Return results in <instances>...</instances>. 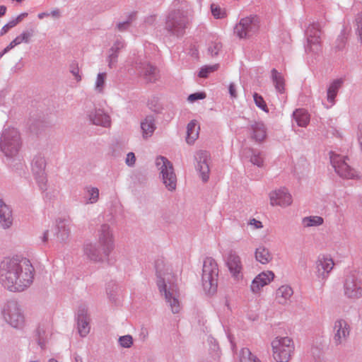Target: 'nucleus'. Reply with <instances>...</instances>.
Instances as JSON below:
<instances>
[{"label": "nucleus", "mask_w": 362, "mask_h": 362, "mask_svg": "<svg viewBox=\"0 0 362 362\" xmlns=\"http://www.w3.org/2000/svg\"><path fill=\"white\" fill-rule=\"evenodd\" d=\"M35 269L27 258H5L0 264V283L11 292H22L34 279Z\"/></svg>", "instance_id": "1"}, {"label": "nucleus", "mask_w": 362, "mask_h": 362, "mask_svg": "<svg viewBox=\"0 0 362 362\" xmlns=\"http://www.w3.org/2000/svg\"><path fill=\"white\" fill-rule=\"evenodd\" d=\"M157 276V286L160 293H163L173 313H178L181 309L179 301L180 291L176 284V276L166 264L163 259H158L155 262Z\"/></svg>", "instance_id": "2"}, {"label": "nucleus", "mask_w": 362, "mask_h": 362, "mask_svg": "<svg viewBox=\"0 0 362 362\" xmlns=\"http://www.w3.org/2000/svg\"><path fill=\"white\" fill-rule=\"evenodd\" d=\"M22 140L18 130L14 127L4 128L0 137V151L8 159L16 158L21 148Z\"/></svg>", "instance_id": "3"}, {"label": "nucleus", "mask_w": 362, "mask_h": 362, "mask_svg": "<svg viewBox=\"0 0 362 362\" xmlns=\"http://www.w3.org/2000/svg\"><path fill=\"white\" fill-rule=\"evenodd\" d=\"M218 267L214 259L206 257L204 260L202 281L206 293L213 295L218 287Z\"/></svg>", "instance_id": "4"}, {"label": "nucleus", "mask_w": 362, "mask_h": 362, "mask_svg": "<svg viewBox=\"0 0 362 362\" xmlns=\"http://www.w3.org/2000/svg\"><path fill=\"white\" fill-rule=\"evenodd\" d=\"M188 18L183 11H171L167 16L165 30L171 35L181 37L187 27Z\"/></svg>", "instance_id": "5"}, {"label": "nucleus", "mask_w": 362, "mask_h": 362, "mask_svg": "<svg viewBox=\"0 0 362 362\" xmlns=\"http://www.w3.org/2000/svg\"><path fill=\"white\" fill-rule=\"evenodd\" d=\"M156 165L160 170V177L166 189L170 192L175 191L177 187V176L172 163L164 156H158L156 159Z\"/></svg>", "instance_id": "6"}, {"label": "nucleus", "mask_w": 362, "mask_h": 362, "mask_svg": "<svg viewBox=\"0 0 362 362\" xmlns=\"http://www.w3.org/2000/svg\"><path fill=\"white\" fill-rule=\"evenodd\" d=\"M2 315L4 320L11 327L21 329L25 325V317L21 305L16 300H9L4 306Z\"/></svg>", "instance_id": "7"}, {"label": "nucleus", "mask_w": 362, "mask_h": 362, "mask_svg": "<svg viewBox=\"0 0 362 362\" xmlns=\"http://www.w3.org/2000/svg\"><path fill=\"white\" fill-rule=\"evenodd\" d=\"M131 65L146 81L152 83L158 79L157 68L150 63L146 56L139 54L134 57Z\"/></svg>", "instance_id": "8"}, {"label": "nucleus", "mask_w": 362, "mask_h": 362, "mask_svg": "<svg viewBox=\"0 0 362 362\" xmlns=\"http://www.w3.org/2000/svg\"><path fill=\"white\" fill-rule=\"evenodd\" d=\"M273 356L279 362H288L294 351V344L289 337H276L272 342Z\"/></svg>", "instance_id": "9"}, {"label": "nucleus", "mask_w": 362, "mask_h": 362, "mask_svg": "<svg viewBox=\"0 0 362 362\" xmlns=\"http://www.w3.org/2000/svg\"><path fill=\"white\" fill-rule=\"evenodd\" d=\"M259 19L256 16L242 18L234 28V33L240 38H248L259 30Z\"/></svg>", "instance_id": "10"}, {"label": "nucleus", "mask_w": 362, "mask_h": 362, "mask_svg": "<svg viewBox=\"0 0 362 362\" xmlns=\"http://www.w3.org/2000/svg\"><path fill=\"white\" fill-rule=\"evenodd\" d=\"M47 162L45 158L42 155L35 156L32 161V172L36 182L42 191L47 189V178L45 172Z\"/></svg>", "instance_id": "11"}, {"label": "nucleus", "mask_w": 362, "mask_h": 362, "mask_svg": "<svg viewBox=\"0 0 362 362\" xmlns=\"http://www.w3.org/2000/svg\"><path fill=\"white\" fill-rule=\"evenodd\" d=\"M345 158L341 155L330 153V162L335 172L343 178H354L356 176V171L347 164Z\"/></svg>", "instance_id": "12"}, {"label": "nucleus", "mask_w": 362, "mask_h": 362, "mask_svg": "<svg viewBox=\"0 0 362 362\" xmlns=\"http://www.w3.org/2000/svg\"><path fill=\"white\" fill-rule=\"evenodd\" d=\"M305 35L307 37L305 51L315 53L320 51L321 35L320 24L318 23L310 24L306 30Z\"/></svg>", "instance_id": "13"}, {"label": "nucleus", "mask_w": 362, "mask_h": 362, "mask_svg": "<svg viewBox=\"0 0 362 362\" xmlns=\"http://www.w3.org/2000/svg\"><path fill=\"white\" fill-rule=\"evenodd\" d=\"M98 244L105 255H110L114 249V239L110 227L105 223L101 225L98 234Z\"/></svg>", "instance_id": "14"}, {"label": "nucleus", "mask_w": 362, "mask_h": 362, "mask_svg": "<svg viewBox=\"0 0 362 362\" xmlns=\"http://www.w3.org/2000/svg\"><path fill=\"white\" fill-rule=\"evenodd\" d=\"M350 334V327L344 320L339 319L334 322L333 326V341L336 346L344 344Z\"/></svg>", "instance_id": "15"}, {"label": "nucleus", "mask_w": 362, "mask_h": 362, "mask_svg": "<svg viewBox=\"0 0 362 362\" xmlns=\"http://www.w3.org/2000/svg\"><path fill=\"white\" fill-rule=\"evenodd\" d=\"M226 265L231 276L239 280L243 277V264L240 256L236 252L230 250L226 258Z\"/></svg>", "instance_id": "16"}, {"label": "nucleus", "mask_w": 362, "mask_h": 362, "mask_svg": "<svg viewBox=\"0 0 362 362\" xmlns=\"http://www.w3.org/2000/svg\"><path fill=\"white\" fill-rule=\"evenodd\" d=\"M83 253L88 259L93 262H103L107 259L110 255H105L100 245L88 243L83 245Z\"/></svg>", "instance_id": "17"}, {"label": "nucleus", "mask_w": 362, "mask_h": 362, "mask_svg": "<svg viewBox=\"0 0 362 362\" xmlns=\"http://www.w3.org/2000/svg\"><path fill=\"white\" fill-rule=\"evenodd\" d=\"M195 159L197 162V168L200 173L201 178L203 182H206L209 178L210 154L206 151H199L195 155Z\"/></svg>", "instance_id": "18"}, {"label": "nucleus", "mask_w": 362, "mask_h": 362, "mask_svg": "<svg viewBox=\"0 0 362 362\" xmlns=\"http://www.w3.org/2000/svg\"><path fill=\"white\" fill-rule=\"evenodd\" d=\"M270 204L272 206L286 207L291 204L292 197L286 188H281L269 194Z\"/></svg>", "instance_id": "19"}, {"label": "nucleus", "mask_w": 362, "mask_h": 362, "mask_svg": "<svg viewBox=\"0 0 362 362\" xmlns=\"http://www.w3.org/2000/svg\"><path fill=\"white\" fill-rule=\"evenodd\" d=\"M89 321L86 308L85 306L80 307L77 313V325L78 333L83 337H86L90 332Z\"/></svg>", "instance_id": "20"}, {"label": "nucleus", "mask_w": 362, "mask_h": 362, "mask_svg": "<svg viewBox=\"0 0 362 362\" xmlns=\"http://www.w3.org/2000/svg\"><path fill=\"white\" fill-rule=\"evenodd\" d=\"M90 122L94 125L104 127L110 125V116L101 109H94L88 114Z\"/></svg>", "instance_id": "21"}, {"label": "nucleus", "mask_w": 362, "mask_h": 362, "mask_svg": "<svg viewBox=\"0 0 362 362\" xmlns=\"http://www.w3.org/2000/svg\"><path fill=\"white\" fill-rule=\"evenodd\" d=\"M334 264L331 258L322 256L316 262L317 274L319 278L325 279L332 270Z\"/></svg>", "instance_id": "22"}, {"label": "nucleus", "mask_w": 362, "mask_h": 362, "mask_svg": "<svg viewBox=\"0 0 362 362\" xmlns=\"http://www.w3.org/2000/svg\"><path fill=\"white\" fill-rule=\"evenodd\" d=\"M344 294L350 298L362 297V287L354 276H348L344 283Z\"/></svg>", "instance_id": "23"}, {"label": "nucleus", "mask_w": 362, "mask_h": 362, "mask_svg": "<svg viewBox=\"0 0 362 362\" xmlns=\"http://www.w3.org/2000/svg\"><path fill=\"white\" fill-rule=\"evenodd\" d=\"M251 139L256 142H262L267 137V127L261 121H253L249 126Z\"/></svg>", "instance_id": "24"}, {"label": "nucleus", "mask_w": 362, "mask_h": 362, "mask_svg": "<svg viewBox=\"0 0 362 362\" xmlns=\"http://www.w3.org/2000/svg\"><path fill=\"white\" fill-rule=\"evenodd\" d=\"M274 274L272 272L267 271L258 274L252 281L250 289L254 293H258L261 288L267 285L273 280Z\"/></svg>", "instance_id": "25"}, {"label": "nucleus", "mask_w": 362, "mask_h": 362, "mask_svg": "<svg viewBox=\"0 0 362 362\" xmlns=\"http://www.w3.org/2000/svg\"><path fill=\"white\" fill-rule=\"evenodd\" d=\"M54 234L60 242L66 240L70 234L69 221L65 218H58L56 221Z\"/></svg>", "instance_id": "26"}, {"label": "nucleus", "mask_w": 362, "mask_h": 362, "mask_svg": "<svg viewBox=\"0 0 362 362\" xmlns=\"http://www.w3.org/2000/svg\"><path fill=\"white\" fill-rule=\"evenodd\" d=\"M293 294L292 288L288 285L280 286L275 293V301L279 305H286Z\"/></svg>", "instance_id": "27"}, {"label": "nucleus", "mask_w": 362, "mask_h": 362, "mask_svg": "<svg viewBox=\"0 0 362 362\" xmlns=\"http://www.w3.org/2000/svg\"><path fill=\"white\" fill-rule=\"evenodd\" d=\"M13 223L11 211L0 199V226L6 229L11 227Z\"/></svg>", "instance_id": "28"}, {"label": "nucleus", "mask_w": 362, "mask_h": 362, "mask_svg": "<svg viewBox=\"0 0 362 362\" xmlns=\"http://www.w3.org/2000/svg\"><path fill=\"white\" fill-rule=\"evenodd\" d=\"M141 128L142 130V135L144 139L151 137L156 129V124L153 117L151 115L147 116L141 122Z\"/></svg>", "instance_id": "29"}, {"label": "nucleus", "mask_w": 362, "mask_h": 362, "mask_svg": "<svg viewBox=\"0 0 362 362\" xmlns=\"http://www.w3.org/2000/svg\"><path fill=\"white\" fill-rule=\"evenodd\" d=\"M344 81L342 78L334 80L329 86L327 91V100L333 105L339 90L342 86Z\"/></svg>", "instance_id": "30"}, {"label": "nucleus", "mask_w": 362, "mask_h": 362, "mask_svg": "<svg viewBox=\"0 0 362 362\" xmlns=\"http://www.w3.org/2000/svg\"><path fill=\"white\" fill-rule=\"evenodd\" d=\"M199 127H197V122L192 120L187 127L186 141L192 144L198 138Z\"/></svg>", "instance_id": "31"}, {"label": "nucleus", "mask_w": 362, "mask_h": 362, "mask_svg": "<svg viewBox=\"0 0 362 362\" xmlns=\"http://www.w3.org/2000/svg\"><path fill=\"white\" fill-rule=\"evenodd\" d=\"M293 117L299 127H305L310 122V116L304 109H298L293 113Z\"/></svg>", "instance_id": "32"}, {"label": "nucleus", "mask_w": 362, "mask_h": 362, "mask_svg": "<svg viewBox=\"0 0 362 362\" xmlns=\"http://www.w3.org/2000/svg\"><path fill=\"white\" fill-rule=\"evenodd\" d=\"M255 258L257 261L264 264L272 259V256L268 249L264 246H260L256 249Z\"/></svg>", "instance_id": "33"}, {"label": "nucleus", "mask_w": 362, "mask_h": 362, "mask_svg": "<svg viewBox=\"0 0 362 362\" xmlns=\"http://www.w3.org/2000/svg\"><path fill=\"white\" fill-rule=\"evenodd\" d=\"M272 78L276 90L282 93L284 91V79L281 73L278 72L275 69L272 70Z\"/></svg>", "instance_id": "34"}, {"label": "nucleus", "mask_w": 362, "mask_h": 362, "mask_svg": "<svg viewBox=\"0 0 362 362\" xmlns=\"http://www.w3.org/2000/svg\"><path fill=\"white\" fill-rule=\"evenodd\" d=\"M324 222L323 218L318 216H310L302 219V224L305 228L321 226Z\"/></svg>", "instance_id": "35"}, {"label": "nucleus", "mask_w": 362, "mask_h": 362, "mask_svg": "<svg viewBox=\"0 0 362 362\" xmlns=\"http://www.w3.org/2000/svg\"><path fill=\"white\" fill-rule=\"evenodd\" d=\"M106 78L107 74L105 72L98 74L94 86V90L96 93L100 94L104 93Z\"/></svg>", "instance_id": "36"}, {"label": "nucleus", "mask_w": 362, "mask_h": 362, "mask_svg": "<svg viewBox=\"0 0 362 362\" xmlns=\"http://www.w3.org/2000/svg\"><path fill=\"white\" fill-rule=\"evenodd\" d=\"M85 191L88 195L86 204H95L98 201L99 189L97 187H86Z\"/></svg>", "instance_id": "37"}, {"label": "nucleus", "mask_w": 362, "mask_h": 362, "mask_svg": "<svg viewBox=\"0 0 362 362\" xmlns=\"http://www.w3.org/2000/svg\"><path fill=\"white\" fill-rule=\"evenodd\" d=\"M240 362H260L247 348L242 349L240 354Z\"/></svg>", "instance_id": "38"}, {"label": "nucleus", "mask_w": 362, "mask_h": 362, "mask_svg": "<svg viewBox=\"0 0 362 362\" xmlns=\"http://www.w3.org/2000/svg\"><path fill=\"white\" fill-rule=\"evenodd\" d=\"M47 332L44 327H39L36 330V337L39 346L44 349L47 342Z\"/></svg>", "instance_id": "39"}, {"label": "nucleus", "mask_w": 362, "mask_h": 362, "mask_svg": "<svg viewBox=\"0 0 362 362\" xmlns=\"http://www.w3.org/2000/svg\"><path fill=\"white\" fill-rule=\"evenodd\" d=\"M219 67L218 64L210 65V66H204L201 68L198 76L200 78H206L210 73L216 71Z\"/></svg>", "instance_id": "40"}, {"label": "nucleus", "mask_w": 362, "mask_h": 362, "mask_svg": "<svg viewBox=\"0 0 362 362\" xmlns=\"http://www.w3.org/2000/svg\"><path fill=\"white\" fill-rule=\"evenodd\" d=\"M253 98H254L255 105L259 108H260L261 110H264L266 112H267L269 111L264 98L260 95H259L257 93H255L253 94Z\"/></svg>", "instance_id": "41"}, {"label": "nucleus", "mask_w": 362, "mask_h": 362, "mask_svg": "<svg viewBox=\"0 0 362 362\" xmlns=\"http://www.w3.org/2000/svg\"><path fill=\"white\" fill-rule=\"evenodd\" d=\"M250 161L252 164L256 165L258 167H262L263 165L264 159L261 153H257L254 151H252Z\"/></svg>", "instance_id": "42"}, {"label": "nucleus", "mask_w": 362, "mask_h": 362, "mask_svg": "<svg viewBox=\"0 0 362 362\" xmlns=\"http://www.w3.org/2000/svg\"><path fill=\"white\" fill-rule=\"evenodd\" d=\"M119 344L122 347L130 348L133 344V338L129 334L120 337L119 338Z\"/></svg>", "instance_id": "43"}, {"label": "nucleus", "mask_w": 362, "mask_h": 362, "mask_svg": "<svg viewBox=\"0 0 362 362\" xmlns=\"http://www.w3.org/2000/svg\"><path fill=\"white\" fill-rule=\"evenodd\" d=\"M356 33L358 36V40L361 42H362V13H358L356 19Z\"/></svg>", "instance_id": "44"}, {"label": "nucleus", "mask_w": 362, "mask_h": 362, "mask_svg": "<svg viewBox=\"0 0 362 362\" xmlns=\"http://www.w3.org/2000/svg\"><path fill=\"white\" fill-rule=\"evenodd\" d=\"M222 45L218 42H211L208 47V52L212 56H216L221 50Z\"/></svg>", "instance_id": "45"}, {"label": "nucleus", "mask_w": 362, "mask_h": 362, "mask_svg": "<svg viewBox=\"0 0 362 362\" xmlns=\"http://www.w3.org/2000/svg\"><path fill=\"white\" fill-rule=\"evenodd\" d=\"M211 8V13L216 18H222L225 16V12L219 6L212 4Z\"/></svg>", "instance_id": "46"}, {"label": "nucleus", "mask_w": 362, "mask_h": 362, "mask_svg": "<svg viewBox=\"0 0 362 362\" xmlns=\"http://www.w3.org/2000/svg\"><path fill=\"white\" fill-rule=\"evenodd\" d=\"M109 55L107 57L108 66L112 68L117 62L118 52L114 51H109Z\"/></svg>", "instance_id": "47"}, {"label": "nucleus", "mask_w": 362, "mask_h": 362, "mask_svg": "<svg viewBox=\"0 0 362 362\" xmlns=\"http://www.w3.org/2000/svg\"><path fill=\"white\" fill-rule=\"evenodd\" d=\"M35 33V30L33 28H30L26 30H24L20 35L23 39V42L28 43L30 42V37L33 35Z\"/></svg>", "instance_id": "48"}, {"label": "nucleus", "mask_w": 362, "mask_h": 362, "mask_svg": "<svg viewBox=\"0 0 362 362\" xmlns=\"http://www.w3.org/2000/svg\"><path fill=\"white\" fill-rule=\"evenodd\" d=\"M205 98H206L205 93H202V92L195 93L190 94L188 96V100L191 103H193L197 100L204 99Z\"/></svg>", "instance_id": "49"}, {"label": "nucleus", "mask_w": 362, "mask_h": 362, "mask_svg": "<svg viewBox=\"0 0 362 362\" xmlns=\"http://www.w3.org/2000/svg\"><path fill=\"white\" fill-rule=\"evenodd\" d=\"M70 71L75 76V78L79 81L81 79V76L79 74V69L76 64L72 63L70 65Z\"/></svg>", "instance_id": "50"}, {"label": "nucleus", "mask_w": 362, "mask_h": 362, "mask_svg": "<svg viewBox=\"0 0 362 362\" xmlns=\"http://www.w3.org/2000/svg\"><path fill=\"white\" fill-rule=\"evenodd\" d=\"M124 47V42L122 40H117L113 44L112 47L110 49V51L118 52Z\"/></svg>", "instance_id": "51"}, {"label": "nucleus", "mask_w": 362, "mask_h": 362, "mask_svg": "<svg viewBox=\"0 0 362 362\" xmlns=\"http://www.w3.org/2000/svg\"><path fill=\"white\" fill-rule=\"evenodd\" d=\"M17 24L14 21V20L10 21L8 23H6L1 30L0 35H5L9 29L15 27Z\"/></svg>", "instance_id": "52"}, {"label": "nucleus", "mask_w": 362, "mask_h": 362, "mask_svg": "<svg viewBox=\"0 0 362 362\" xmlns=\"http://www.w3.org/2000/svg\"><path fill=\"white\" fill-rule=\"evenodd\" d=\"M136 162V157L133 152H129L127 155L125 163L128 166H133Z\"/></svg>", "instance_id": "53"}, {"label": "nucleus", "mask_w": 362, "mask_h": 362, "mask_svg": "<svg viewBox=\"0 0 362 362\" xmlns=\"http://www.w3.org/2000/svg\"><path fill=\"white\" fill-rule=\"evenodd\" d=\"M132 21V17H129V20L119 23L117 24V28L119 31H124L128 29Z\"/></svg>", "instance_id": "54"}, {"label": "nucleus", "mask_w": 362, "mask_h": 362, "mask_svg": "<svg viewBox=\"0 0 362 362\" xmlns=\"http://www.w3.org/2000/svg\"><path fill=\"white\" fill-rule=\"evenodd\" d=\"M248 224L252 226L254 229H259L263 227L262 222L256 220L255 218H252L249 221Z\"/></svg>", "instance_id": "55"}, {"label": "nucleus", "mask_w": 362, "mask_h": 362, "mask_svg": "<svg viewBox=\"0 0 362 362\" xmlns=\"http://www.w3.org/2000/svg\"><path fill=\"white\" fill-rule=\"evenodd\" d=\"M228 91L231 98H237L236 86L234 83H230L229 84Z\"/></svg>", "instance_id": "56"}, {"label": "nucleus", "mask_w": 362, "mask_h": 362, "mask_svg": "<svg viewBox=\"0 0 362 362\" xmlns=\"http://www.w3.org/2000/svg\"><path fill=\"white\" fill-rule=\"evenodd\" d=\"M338 40L340 41V44L337 45V48L339 49H342L344 47L345 45V36L344 34H341L340 36H339Z\"/></svg>", "instance_id": "57"}, {"label": "nucleus", "mask_w": 362, "mask_h": 362, "mask_svg": "<svg viewBox=\"0 0 362 362\" xmlns=\"http://www.w3.org/2000/svg\"><path fill=\"white\" fill-rule=\"evenodd\" d=\"M28 16L27 13H22L20 15H18L14 20L16 24L19 23L24 18H25Z\"/></svg>", "instance_id": "58"}, {"label": "nucleus", "mask_w": 362, "mask_h": 362, "mask_svg": "<svg viewBox=\"0 0 362 362\" xmlns=\"http://www.w3.org/2000/svg\"><path fill=\"white\" fill-rule=\"evenodd\" d=\"M50 15L55 18H58L60 17V11L57 8L54 9L49 13Z\"/></svg>", "instance_id": "59"}, {"label": "nucleus", "mask_w": 362, "mask_h": 362, "mask_svg": "<svg viewBox=\"0 0 362 362\" xmlns=\"http://www.w3.org/2000/svg\"><path fill=\"white\" fill-rule=\"evenodd\" d=\"M47 240H48V230H46L42 237V241L43 243H46Z\"/></svg>", "instance_id": "60"}, {"label": "nucleus", "mask_w": 362, "mask_h": 362, "mask_svg": "<svg viewBox=\"0 0 362 362\" xmlns=\"http://www.w3.org/2000/svg\"><path fill=\"white\" fill-rule=\"evenodd\" d=\"M6 11V7L5 6H0V17L3 16Z\"/></svg>", "instance_id": "61"}, {"label": "nucleus", "mask_w": 362, "mask_h": 362, "mask_svg": "<svg viewBox=\"0 0 362 362\" xmlns=\"http://www.w3.org/2000/svg\"><path fill=\"white\" fill-rule=\"evenodd\" d=\"M18 45L16 42L15 41V40H13V41H11L10 42V44L7 46L8 49L10 50L12 48H13L15 46Z\"/></svg>", "instance_id": "62"}, {"label": "nucleus", "mask_w": 362, "mask_h": 362, "mask_svg": "<svg viewBox=\"0 0 362 362\" xmlns=\"http://www.w3.org/2000/svg\"><path fill=\"white\" fill-rule=\"evenodd\" d=\"M18 45L16 42L15 41V40H13V41H11L10 42V44L7 46L8 49L10 50L12 48H13L15 46Z\"/></svg>", "instance_id": "63"}, {"label": "nucleus", "mask_w": 362, "mask_h": 362, "mask_svg": "<svg viewBox=\"0 0 362 362\" xmlns=\"http://www.w3.org/2000/svg\"><path fill=\"white\" fill-rule=\"evenodd\" d=\"M49 16V13H40L37 15V17L40 18V19H42L45 16Z\"/></svg>", "instance_id": "64"}]
</instances>
